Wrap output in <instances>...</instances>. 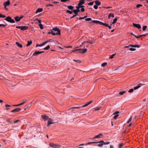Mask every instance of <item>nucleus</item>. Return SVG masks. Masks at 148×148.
I'll use <instances>...</instances> for the list:
<instances>
[{
	"label": "nucleus",
	"mask_w": 148,
	"mask_h": 148,
	"mask_svg": "<svg viewBox=\"0 0 148 148\" xmlns=\"http://www.w3.org/2000/svg\"><path fill=\"white\" fill-rule=\"evenodd\" d=\"M20 48H21L23 46L21 44H19L18 42H16L15 43Z\"/></svg>",
	"instance_id": "obj_21"
},
{
	"label": "nucleus",
	"mask_w": 148,
	"mask_h": 148,
	"mask_svg": "<svg viewBox=\"0 0 148 148\" xmlns=\"http://www.w3.org/2000/svg\"><path fill=\"white\" fill-rule=\"evenodd\" d=\"M130 46H131V47H138L139 48L140 47V46L139 45H130Z\"/></svg>",
	"instance_id": "obj_18"
},
{
	"label": "nucleus",
	"mask_w": 148,
	"mask_h": 148,
	"mask_svg": "<svg viewBox=\"0 0 148 148\" xmlns=\"http://www.w3.org/2000/svg\"><path fill=\"white\" fill-rule=\"evenodd\" d=\"M126 92L125 91H123L122 92H119V94L121 95H123L124 93H125Z\"/></svg>",
	"instance_id": "obj_34"
},
{
	"label": "nucleus",
	"mask_w": 148,
	"mask_h": 148,
	"mask_svg": "<svg viewBox=\"0 0 148 148\" xmlns=\"http://www.w3.org/2000/svg\"><path fill=\"white\" fill-rule=\"evenodd\" d=\"M129 50L131 51H135L136 50V49L133 48H130L129 49Z\"/></svg>",
	"instance_id": "obj_47"
},
{
	"label": "nucleus",
	"mask_w": 148,
	"mask_h": 148,
	"mask_svg": "<svg viewBox=\"0 0 148 148\" xmlns=\"http://www.w3.org/2000/svg\"><path fill=\"white\" fill-rule=\"evenodd\" d=\"M123 143H121L120 144H119V148H121V147H122V146H123Z\"/></svg>",
	"instance_id": "obj_52"
},
{
	"label": "nucleus",
	"mask_w": 148,
	"mask_h": 148,
	"mask_svg": "<svg viewBox=\"0 0 148 148\" xmlns=\"http://www.w3.org/2000/svg\"><path fill=\"white\" fill-rule=\"evenodd\" d=\"M143 5L141 4H138L136 5V8H139L140 7H142Z\"/></svg>",
	"instance_id": "obj_31"
},
{
	"label": "nucleus",
	"mask_w": 148,
	"mask_h": 148,
	"mask_svg": "<svg viewBox=\"0 0 148 148\" xmlns=\"http://www.w3.org/2000/svg\"><path fill=\"white\" fill-rule=\"evenodd\" d=\"M77 51V49H75L74 50H73V51H72V52H74L75 53H77L76 52V51Z\"/></svg>",
	"instance_id": "obj_55"
},
{
	"label": "nucleus",
	"mask_w": 148,
	"mask_h": 148,
	"mask_svg": "<svg viewBox=\"0 0 148 148\" xmlns=\"http://www.w3.org/2000/svg\"><path fill=\"white\" fill-rule=\"evenodd\" d=\"M81 107H73L72 108H70L69 110H70L71 109H75V108L79 109V108H80Z\"/></svg>",
	"instance_id": "obj_32"
},
{
	"label": "nucleus",
	"mask_w": 148,
	"mask_h": 148,
	"mask_svg": "<svg viewBox=\"0 0 148 148\" xmlns=\"http://www.w3.org/2000/svg\"><path fill=\"white\" fill-rule=\"evenodd\" d=\"M23 103H21V104H22V105H23L26 102V100H24L23 101Z\"/></svg>",
	"instance_id": "obj_61"
},
{
	"label": "nucleus",
	"mask_w": 148,
	"mask_h": 148,
	"mask_svg": "<svg viewBox=\"0 0 148 148\" xmlns=\"http://www.w3.org/2000/svg\"><path fill=\"white\" fill-rule=\"evenodd\" d=\"M73 60L78 63H80L81 62V61L79 60Z\"/></svg>",
	"instance_id": "obj_36"
},
{
	"label": "nucleus",
	"mask_w": 148,
	"mask_h": 148,
	"mask_svg": "<svg viewBox=\"0 0 148 148\" xmlns=\"http://www.w3.org/2000/svg\"><path fill=\"white\" fill-rule=\"evenodd\" d=\"M102 135H103L101 133H100V134H99V135H97L95 137H94L93 138L94 139H95L96 138H100L101 137V136H102Z\"/></svg>",
	"instance_id": "obj_13"
},
{
	"label": "nucleus",
	"mask_w": 148,
	"mask_h": 148,
	"mask_svg": "<svg viewBox=\"0 0 148 148\" xmlns=\"http://www.w3.org/2000/svg\"><path fill=\"white\" fill-rule=\"evenodd\" d=\"M44 52V51H36L33 54V56H36V55Z\"/></svg>",
	"instance_id": "obj_8"
},
{
	"label": "nucleus",
	"mask_w": 148,
	"mask_h": 148,
	"mask_svg": "<svg viewBox=\"0 0 148 148\" xmlns=\"http://www.w3.org/2000/svg\"><path fill=\"white\" fill-rule=\"evenodd\" d=\"M50 47V46L49 45H48L46 47H45L43 49H44L45 50H48Z\"/></svg>",
	"instance_id": "obj_30"
},
{
	"label": "nucleus",
	"mask_w": 148,
	"mask_h": 148,
	"mask_svg": "<svg viewBox=\"0 0 148 148\" xmlns=\"http://www.w3.org/2000/svg\"><path fill=\"white\" fill-rule=\"evenodd\" d=\"M67 1H69V0H61V1L62 2H66Z\"/></svg>",
	"instance_id": "obj_60"
},
{
	"label": "nucleus",
	"mask_w": 148,
	"mask_h": 148,
	"mask_svg": "<svg viewBox=\"0 0 148 148\" xmlns=\"http://www.w3.org/2000/svg\"><path fill=\"white\" fill-rule=\"evenodd\" d=\"M92 143H96V142H89V143H87L85 145H87L88 144H92Z\"/></svg>",
	"instance_id": "obj_40"
},
{
	"label": "nucleus",
	"mask_w": 148,
	"mask_h": 148,
	"mask_svg": "<svg viewBox=\"0 0 148 148\" xmlns=\"http://www.w3.org/2000/svg\"><path fill=\"white\" fill-rule=\"evenodd\" d=\"M36 20L38 21V23H40V24L41 23V21L40 20H39L38 19H36Z\"/></svg>",
	"instance_id": "obj_57"
},
{
	"label": "nucleus",
	"mask_w": 148,
	"mask_h": 148,
	"mask_svg": "<svg viewBox=\"0 0 148 148\" xmlns=\"http://www.w3.org/2000/svg\"><path fill=\"white\" fill-rule=\"evenodd\" d=\"M10 3V2L9 0H8L6 2H5L3 4L4 8H6V6L9 5Z\"/></svg>",
	"instance_id": "obj_5"
},
{
	"label": "nucleus",
	"mask_w": 148,
	"mask_h": 148,
	"mask_svg": "<svg viewBox=\"0 0 148 148\" xmlns=\"http://www.w3.org/2000/svg\"><path fill=\"white\" fill-rule=\"evenodd\" d=\"M27 42L28 43L26 45V46L27 47L29 46L32 43V41H28Z\"/></svg>",
	"instance_id": "obj_25"
},
{
	"label": "nucleus",
	"mask_w": 148,
	"mask_h": 148,
	"mask_svg": "<svg viewBox=\"0 0 148 148\" xmlns=\"http://www.w3.org/2000/svg\"><path fill=\"white\" fill-rule=\"evenodd\" d=\"M140 84H139L138 86L134 87V90H136V89H138L140 87V86L139 85Z\"/></svg>",
	"instance_id": "obj_26"
},
{
	"label": "nucleus",
	"mask_w": 148,
	"mask_h": 148,
	"mask_svg": "<svg viewBox=\"0 0 148 148\" xmlns=\"http://www.w3.org/2000/svg\"><path fill=\"white\" fill-rule=\"evenodd\" d=\"M78 5L79 8H82V5H81V4L78 3Z\"/></svg>",
	"instance_id": "obj_63"
},
{
	"label": "nucleus",
	"mask_w": 148,
	"mask_h": 148,
	"mask_svg": "<svg viewBox=\"0 0 148 148\" xmlns=\"http://www.w3.org/2000/svg\"><path fill=\"white\" fill-rule=\"evenodd\" d=\"M52 34L53 35H60V31H58V32H57L56 33H54L53 31V33H52Z\"/></svg>",
	"instance_id": "obj_15"
},
{
	"label": "nucleus",
	"mask_w": 148,
	"mask_h": 148,
	"mask_svg": "<svg viewBox=\"0 0 148 148\" xmlns=\"http://www.w3.org/2000/svg\"><path fill=\"white\" fill-rule=\"evenodd\" d=\"M111 16L113 18H114V14H112L111 13H110L108 16V18H110V17Z\"/></svg>",
	"instance_id": "obj_24"
},
{
	"label": "nucleus",
	"mask_w": 148,
	"mask_h": 148,
	"mask_svg": "<svg viewBox=\"0 0 148 148\" xmlns=\"http://www.w3.org/2000/svg\"><path fill=\"white\" fill-rule=\"evenodd\" d=\"M6 25H4V24H0V27H5L6 26Z\"/></svg>",
	"instance_id": "obj_56"
},
{
	"label": "nucleus",
	"mask_w": 148,
	"mask_h": 148,
	"mask_svg": "<svg viewBox=\"0 0 148 148\" xmlns=\"http://www.w3.org/2000/svg\"><path fill=\"white\" fill-rule=\"evenodd\" d=\"M28 27L26 26H21V30L23 31L27 29Z\"/></svg>",
	"instance_id": "obj_12"
},
{
	"label": "nucleus",
	"mask_w": 148,
	"mask_h": 148,
	"mask_svg": "<svg viewBox=\"0 0 148 148\" xmlns=\"http://www.w3.org/2000/svg\"><path fill=\"white\" fill-rule=\"evenodd\" d=\"M133 25L134 26L137 28L138 29H140L141 28V26L139 24H136L134 23H133Z\"/></svg>",
	"instance_id": "obj_7"
},
{
	"label": "nucleus",
	"mask_w": 148,
	"mask_h": 148,
	"mask_svg": "<svg viewBox=\"0 0 148 148\" xmlns=\"http://www.w3.org/2000/svg\"><path fill=\"white\" fill-rule=\"evenodd\" d=\"M110 143V142H104L103 141V145H107Z\"/></svg>",
	"instance_id": "obj_51"
},
{
	"label": "nucleus",
	"mask_w": 148,
	"mask_h": 148,
	"mask_svg": "<svg viewBox=\"0 0 148 148\" xmlns=\"http://www.w3.org/2000/svg\"><path fill=\"white\" fill-rule=\"evenodd\" d=\"M11 106L9 105H8V104H6V105H5V107L6 108H7L8 107H10Z\"/></svg>",
	"instance_id": "obj_62"
},
{
	"label": "nucleus",
	"mask_w": 148,
	"mask_h": 148,
	"mask_svg": "<svg viewBox=\"0 0 148 148\" xmlns=\"http://www.w3.org/2000/svg\"><path fill=\"white\" fill-rule=\"evenodd\" d=\"M49 41H46L44 42H43V43H42L40 44V45H39V47H41V46H44V45L45 44H46V43H47V42H49Z\"/></svg>",
	"instance_id": "obj_17"
},
{
	"label": "nucleus",
	"mask_w": 148,
	"mask_h": 148,
	"mask_svg": "<svg viewBox=\"0 0 148 148\" xmlns=\"http://www.w3.org/2000/svg\"><path fill=\"white\" fill-rule=\"evenodd\" d=\"M95 2L97 5H100L101 4V2L98 0L95 1Z\"/></svg>",
	"instance_id": "obj_16"
},
{
	"label": "nucleus",
	"mask_w": 148,
	"mask_h": 148,
	"mask_svg": "<svg viewBox=\"0 0 148 148\" xmlns=\"http://www.w3.org/2000/svg\"><path fill=\"white\" fill-rule=\"evenodd\" d=\"M52 119H49L48 121L47 126H49L50 124L53 123Z\"/></svg>",
	"instance_id": "obj_11"
},
{
	"label": "nucleus",
	"mask_w": 148,
	"mask_h": 148,
	"mask_svg": "<svg viewBox=\"0 0 148 148\" xmlns=\"http://www.w3.org/2000/svg\"><path fill=\"white\" fill-rule=\"evenodd\" d=\"M117 20V18H114V19L113 22L112 23V24H115V23H116Z\"/></svg>",
	"instance_id": "obj_29"
},
{
	"label": "nucleus",
	"mask_w": 148,
	"mask_h": 148,
	"mask_svg": "<svg viewBox=\"0 0 148 148\" xmlns=\"http://www.w3.org/2000/svg\"><path fill=\"white\" fill-rule=\"evenodd\" d=\"M50 146L53 148H59L60 147V145L54 144L50 143L49 144Z\"/></svg>",
	"instance_id": "obj_3"
},
{
	"label": "nucleus",
	"mask_w": 148,
	"mask_h": 148,
	"mask_svg": "<svg viewBox=\"0 0 148 148\" xmlns=\"http://www.w3.org/2000/svg\"><path fill=\"white\" fill-rule=\"evenodd\" d=\"M103 140H101L100 141L96 142L97 143H99L97 145V146H99V147H102L103 146Z\"/></svg>",
	"instance_id": "obj_4"
},
{
	"label": "nucleus",
	"mask_w": 148,
	"mask_h": 148,
	"mask_svg": "<svg viewBox=\"0 0 148 148\" xmlns=\"http://www.w3.org/2000/svg\"><path fill=\"white\" fill-rule=\"evenodd\" d=\"M66 12L67 13H69L70 14H71L73 13L72 11H71L68 10H66Z\"/></svg>",
	"instance_id": "obj_42"
},
{
	"label": "nucleus",
	"mask_w": 148,
	"mask_h": 148,
	"mask_svg": "<svg viewBox=\"0 0 148 148\" xmlns=\"http://www.w3.org/2000/svg\"><path fill=\"white\" fill-rule=\"evenodd\" d=\"M53 30L55 31H57V32H58V31H60V30L58 29L57 27H55L53 28Z\"/></svg>",
	"instance_id": "obj_23"
},
{
	"label": "nucleus",
	"mask_w": 148,
	"mask_h": 148,
	"mask_svg": "<svg viewBox=\"0 0 148 148\" xmlns=\"http://www.w3.org/2000/svg\"><path fill=\"white\" fill-rule=\"evenodd\" d=\"M22 105V104L20 103L19 104H17V105H13V106H20L21 105Z\"/></svg>",
	"instance_id": "obj_53"
},
{
	"label": "nucleus",
	"mask_w": 148,
	"mask_h": 148,
	"mask_svg": "<svg viewBox=\"0 0 148 148\" xmlns=\"http://www.w3.org/2000/svg\"><path fill=\"white\" fill-rule=\"evenodd\" d=\"M77 51V49H75L74 50H73V51H72V52H74L75 53H77L76 52V51Z\"/></svg>",
	"instance_id": "obj_54"
},
{
	"label": "nucleus",
	"mask_w": 148,
	"mask_h": 148,
	"mask_svg": "<svg viewBox=\"0 0 148 148\" xmlns=\"http://www.w3.org/2000/svg\"><path fill=\"white\" fill-rule=\"evenodd\" d=\"M39 25L41 29H43V27L42 24L40 23Z\"/></svg>",
	"instance_id": "obj_35"
},
{
	"label": "nucleus",
	"mask_w": 148,
	"mask_h": 148,
	"mask_svg": "<svg viewBox=\"0 0 148 148\" xmlns=\"http://www.w3.org/2000/svg\"><path fill=\"white\" fill-rule=\"evenodd\" d=\"M132 116H131L130 118V119H129V120L127 121V123H130V121H131V120L132 119Z\"/></svg>",
	"instance_id": "obj_37"
},
{
	"label": "nucleus",
	"mask_w": 148,
	"mask_h": 148,
	"mask_svg": "<svg viewBox=\"0 0 148 148\" xmlns=\"http://www.w3.org/2000/svg\"><path fill=\"white\" fill-rule=\"evenodd\" d=\"M116 54H114L112 55L110 57H109L110 59H112L116 55Z\"/></svg>",
	"instance_id": "obj_39"
},
{
	"label": "nucleus",
	"mask_w": 148,
	"mask_h": 148,
	"mask_svg": "<svg viewBox=\"0 0 148 148\" xmlns=\"http://www.w3.org/2000/svg\"><path fill=\"white\" fill-rule=\"evenodd\" d=\"M88 105H89L88 104V103H86L85 105L83 106L82 107H85V106H88Z\"/></svg>",
	"instance_id": "obj_59"
},
{
	"label": "nucleus",
	"mask_w": 148,
	"mask_h": 148,
	"mask_svg": "<svg viewBox=\"0 0 148 148\" xmlns=\"http://www.w3.org/2000/svg\"><path fill=\"white\" fill-rule=\"evenodd\" d=\"M14 18L15 20L17 22H19L20 21V19H19V17L18 16H17L15 17Z\"/></svg>",
	"instance_id": "obj_19"
},
{
	"label": "nucleus",
	"mask_w": 148,
	"mask_h": 148,
	"mask_svg": "<svg viewBox=\"0 0 148 148\" xmlns=\"http://www.w3.org/2000/svg\"><path fill=\"white\" fill-rule=\"evenodd\" d=\"M43 10V9L42 8H38L36 10V13H38L40 12H42Z\"/></svg>",
	"instance_id": "obj_14"
},
{
	"label": "nucleus",
	"mask_w": 148,
	"mask_h": 148,
	"mask_svg": "<svg viewBox=\"0 0 148 148\" xmlns=\"http://www.w3.org/2000/svg\"><path fill=\"white\" fill-rule=\"evenodd\" d=\"M119 113V111H116L113 114H114L115 115L114 117V119H116L119 116V115L118 114Z\"/></svg>",
	"instance_id": "obj_9"
},
{
	"label": "nucleus",
	"mask_w": 148,
	"mask_h": 148,
	"mask_svg": "<svg viewBox=\"0 0 148 148\" xmlns=\"http://www.w3.org/2000/svg\"><path fill=\"white\" fill-rule=\"evenodd\" d=\"M133 36H134L135 38H139L141 37V36H140V35L139 36H137L135 35L134 34H133Z\"/></svg>",
	"instance_id": "obj_49"
},
{
	"label": "nucleus",
	"mask_w": 148,
	"mask_h": 148,
	"mask_svg": "<svg viewBox=\"0 0 148 148\" xmlns=\"http://www.w3.org/2000/svg\"><path fill=\"white\" fill-rule=\"evenodd\" d=\"M73 12H74V13L75 14V15H77V14H78V12L77 11V10H73Z\"/></svg>",
	"instance_id": "obj_28"
},
{
	"label": "nucleus",
	"mask_w": 148,
	"mask_h": 148,
	"mask_svg": "<svg viewBox=\"0 0 148 148\" xmlns=\"http://www.w3.org/2000/svg\"><path fill=\"white\" fill-rule=\"evenodd\" d=\"M85 3V2L84 0H80L79 1V4H81L82 5L84 4Z\"/></svg>",
	"instance_id": "obj_20"
},
{
	"label": "nucleus",
	"mask_w": 148,
	"mask_h": 148,
	"mask_svg": "<svg viewBox=\"0 0 148 148\" xmlns=\"http://www.w3.org/2000/svg\"><path fill=\"white\" fill-rule=\"evenodd\" d=\"M5 20L8 22L10 23H13L15 22V21L10 16H8L5 19Z\"/></svg>",
	"instance_id": "obj_1"
},
{
	"label": "nucleus",
	"mask_w": 148,
	"mask_h": 148,
	"mask_svg": "<svg viewBox=\"0 0 148 148\" xmlns=\"http://www.w3.org/2000/svg\"><path fill=\"white\" fill-rule=\"evenodd\" d=\"M21 110V109L20 108L15 109L11 111L12 112H16L20 111Z\"/></svg>",
	"instance_id": "obj_10"
},
{
	"label": "nucleus",
	"mask_w": 148,
	"mask_h": 148,
	"mask_svg": "<svg viewBox=\"0 0 148 148\" xmlns=\"http://www.w3.org/2000/svg\"><path fill=\"white\" fill-rule=\"evenodd\" d=\"M95 41L93 40H92L91 41L89 42V43L91 44H93L95 42Z\"/></svg>",
	"instance_id": "obj_46"
},
{
	"label": "nucleus",
	"mask_w": 148,
	"mask_h": 148,
	"mask_svg": "<svg viewBox=\"0 0 148 148\" xmlns=\"http://www.w3.org/2000/svg\"><path fill=\"white\" fill-rule=\"evenodd\" d=\"M92 22L97 24L99 23V21H98L93 20L92 21L91 23Z\"/></svg>",
	"instance_id": "obj_27"
},
{
	"label": "nucleus",
	"mask_w": 148,
	"mask_h": 148,
	"mask_svg": "<svg viewBox=\"0 0 148 148\" xmlns=\"http://www.w3.org/2000/svg\"><path fill=\"white\" fill-rule=\"evenodd\" d=\"M93 8L96 10H97L98 9V7L97 5H95L94 6Z\"/></svg>",
	"instance_id": "obj_48"
},
{
	"label": "nucleus",
	"mask_w": 148,
	"mask_h": 148,
	"mask_svg": "<svg viewBox=\"0 0 148 148\" xmlns=\"http://www.w3.org/2000/svg\"><path fill=\"white\" fill-rule=\"evenodd\" d=\"M103 25L108 27V25L106 23H104Z\"/></svg>",
	"instance_id": "obj_64"
},
{
	"label": "nucleus",
	"mask_w": 148,
	"mask_h": 148,
	"mask_svg": "<svg viewBox=\"0 0 148 148\" xmlns=\"http://www.w3.org/2000/svg\"><path fill=\"white\" fill-rule=\"evenodd\" d=\"M87 50V49H77V51H78L79 53H85Z\"/></svg>",
	"instance_id": "obj_2"
},
{
	"label": "nucleus",
	"mask_w": 148,
	"mask_h": 148,
	"mask_svg": "<svg viewBox=\"0 0 148 148\" xmlns=\"http://www.w3.org/2000/svg\"><path fill=\"white\" fill-rule=\"evenodd\" d=\"M85 20L86 21H91L92 20V19L91 18H86L85 19Z\"/></svg>",
	"instance_id": "obj_41"
},
{
	"label": "nucleus",
	"mask_w": 148,
	"mask_h": 148,
	"mask_svg": "<svg viewBox=\"0 0 148 148\" xmlns=\"http://www.w3.org/2000/svg\"><path fill=\"white\" fill-rule=\"evenodd\" d=\"M94 3V1L90 2L88 3V5H92Z\"/></svg>",
	"instance_id": "obj_50"
},
{
	"label": "nucleus",
	"mask_w": 148,
	"mask_h": 148,
	"mask_svg": "<svg viewBox=\"0 0 148 148\" xmlns=\"http://www.w3.org/2000/svg\"><path fill=\"white\" fill-rule=\"evenodd\" d=\"M147 27L146 26H144L143 27V31H145L147 28Z\"/></svg>",
	"instance_id": "obj_38"
},
{
	"label": "nucleus",
	"mask_w": 148,
	"mask_h": 148,
	"mask_svg": "<svg viewBox=\"0 0 148 148\" xmlns=\"http://www.w3.org/2000/svg\"><path fill=\"white\" fill-rule=\"evenodd\" d=\"M85 9L84 8H82L80 10V11L81 12H84V11Z\"/></svg>",
	"instance_id": "obj_58"
},
{
	"label": "nucleus",
	"mask_w": 148,
	"mask_h": 148,
	"mask_svg": "<svg viewBox=\"0 0 148 148\" xmlns=\"http://www.w3.org/2000/svg\"><path fill=\"white\" fill-rule=\"evenodd\" d=\"M133 91H134V89L133 88H132V89H130L128 91V92H129L130 93H131V92H133Z\"/></svg>",
	"instance_id": "obj_44"
},
{
	"label": "nucleus",
	"mask_w": 148,
	"mask_h": 148,
	"mask_svg": "<svg viewBox=\"0 0 148 148\" xmlns=\"http://www.w3.org/2000/svg\"><path fill=\"white\" fill-rule=\"evenodd\" d=\"M107 64V63L106 62H104L101 64V66L102 67H104Z\"/></svg>",
	"instance_id": "obj_33"
},
{
	"label": "nucleus",
	"mask_w": 148,
	"mask_h": 148,
	"mask_svg": "<svg viewBox=\"0 0 148 148\" xmlns=\"http://www.w3.org/2000/svg\"><path fill=\"white\" fill-rule=\"evenodd\" d=\"M101 107H96L95 108V109L94 110L95 111H97V110H99L100 109V108H101Z\"/></svg>",
	"instance_id": "obj_43"
},
{
	"label": "nucleus",
	"mask_w": 148,
	"mask_h": 148,
	"mask_svg": "<svg viewBox=\"0 0 148 148\" xmlns=\"http://www.w3.org/2000/svg\"><path fill=\"white\" fill-rule=\"evenodd\" d=\"M42 117L44 121H47L50 119L49 117L46 115H42Z\"/></svg>",
	"instance_id": "obj_6"
},
{
	"label": "nucleus",
	"mask_w": 148,
	"mask_h": 148,
	"mask_svg": "<svg viewBox=\"0 0 148 148\" xmlns=\"http://www.w3.org/2000/svg\"><path fill=\"white\" fill-rule=\"evenodd\" d=\"M68 8L69 9L71 10H73V7L71 5H69L67 6Z\"/></svg>",
	"instance_id": "obj_22"
},
{
	"label": "nucleus",
	"mask_w": 148,
	"mask_h": 148,
	"mask_svg": "<svg viewBox=\"0 0 148 148\" xmlns=\"http://www.w3.org/2000/svg\"><path fill=\"white\" fill-rule=\"evenodd\" d=\"M10 119H9L7 120L6 121H7L9 122L10 123L12 124L13 123V122H12V121H10Z\"/></svg>",
	"instance_id": "obj_45"
}]
</instances>
